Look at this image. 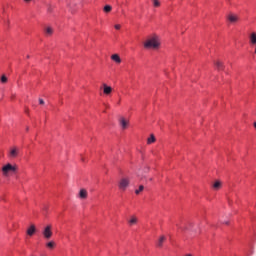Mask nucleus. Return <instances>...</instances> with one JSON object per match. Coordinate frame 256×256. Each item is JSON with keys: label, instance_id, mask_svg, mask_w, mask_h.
<instances>
[{"label": "nucleus", "instance_id": "1", "mask_svg": "<svg viewBox=\"0 0 256 256\" xmlns=\"http://www.w3.org/2000/svg\"><path fill=\"white\" fill-rule=\"evenodd\" d=\"M159 47H161L159 36H152L144 42L145 49H159Z\"/></svg>", "mask_w": 256, "mask_h": 256}, {"label": "nucleus", "instance_id": "2", "mask_svg": "<svg viewBox=\"0 0 256 256\" xmlns=\"http://www.w3.org/2000/svg\"><path fill=\"white\" fill-rule=\"evenodd\" d=\"M15 171H17V166H13L11 163L2 167V175L4 177H9V173H15Z\"/></svg>", "mask_w": 256, "mask_h": 256}, {"label": "nucleus", "instance_id": "3", "mask_svg": "<svg viewBox=\"0 0 256 256\" xmlns=\"http://www.w3.org/2000/svg\"><path fill=\"white\" fill-rule=\"evenodd\" d=\"M51 229H53V226H51V224L47 225L44 228V230L42 231L44 239H50L53 237V231Z\"/></svg>", "mask_w": 256, "mask_h": 256}, {"label": "nucleus", "instance_id": "4", "mask_svg": "<svg viewBox=\"0 0 256 256\" xmlns=\"http://www.w3.org/2000/svg\"><path fill=\"white\" fill-rule=\"evenodd\" d=\"M129 183H131V180H129V178H122L119 181L118 187L121 191H125L127 187H129Z\"/></svg>", "mask_w": 256, "mask_h": 256}, {"label": "nucleus", "instance_id": "5", "mask_svg": "<svg viewBox=\"0 0 256 256\" xmlns=\"http://www.w3.org/2000/svg\"><path fill=\"white\" fill-rule=\"evenodd\" d=\"M27 235L29 237H33L35 233H37V227H35V224L30 225V227L26 231Z\"/></svg>", "mask_w": 256, "mask_h": 256}, {"label": "nucleus", "instance_id": "6", "mask_svg": "<svg viewBox=\"0 0 256 256\" xmlns=\"http://www.w3.org/2000/svg\"><path fill=\"white\" fill-rule=\"evenodd\" d=\"M103 93L104 95H111V93H113V88L107 86V84H103Z\"/></svg>", "mask_w": 256, "mask_h": 256}, {"label": "nucleus", "instance_id": "7", "mask_svg": "<svg viewBox=\"0 0 256 256\" xmlns=\"http://www.w3.org/2000/svg\"><path fill=\"white\" fill-rule=\"evenodd\" d=\"M89 193L84 188L80 189L78 197L79 199H87Z\"/></svg>", "mask_w": 256, "mask_h": 256}, {"label": "nucleus", "instance_id": "8", "mask_svg": "<svg viewBox=\"0 0 256 256\" xmlns=\"http://www.w3.org/2000/svg\"><path fill=\"white\" fill-rule=\"evenodd\" d=\"M214 65L218 71H223L225 69V64L219 60L215 61Z\"/></svg>", "mask_w": 256, "mask_h": 256}, {"label": "nucleus", "instance_id": "9", "mask_svg": "<svg viewBox=\"0 0 256 256\" xmlns=\"http://www.w3.org/2000/svg\"><path fill=\"white\" fill-rule=\"evenodd\" d=\"M227 19L230 21V23H237V21H239V16L235 14H229Z\"/></svg>", "mask_w": 256, "mask_h": 256}, {"label": "nucleus", "instance_id": "10", "mask_svg": "<svg viewBox=\"0 0 256 256\" xmlns=\"http://www.w3.org/2000/svg\"><path fill=\"white\" fill-rule=\"evenodd\" d=\"M139 219L137 216H131L130 219L128 220V224L130 227H133V225H137Z\"/></svg>", "mask_w": 256, "mask_h": 256}, {"label": "nucleus", "instance_id": "11", "mask_svg": "<svg viewBox=\"0 0 256 256\" xmlns=\"http://www.w3.org/2000/svg\"><path fill=\"white\" fill-rule=\"evenodd\" d=\"M120 125L122 129H127V125H129V121H127L125 118H120Z\"/></svg>", "mask_w": 256, "mask_h": 256}, {"label": "nucleus", "instance_id": "12", "mask_svg": "<svg viewBox=\"0 0 256 256\" xmlns=\"http://www.w3.org/2000/svg\"><path fill=\"white\" fill-rule=\"evenodd\" d=\"M44 32L45 34L48 36V37H51V35H53V28L51 26H47L45 29H44Z\"/></svg>", "mask_w": 256, "mask_h": 256}, {"label": "nucleus", "instance_id": "13", "mask_svg": "<svg viewBox=\"0 0 256 256\" xmlns=\"http://www.w3.org/2000/svg\"><path fill=\"white\" fill-rule=\"evenodd\" d=\"M18 155H19V149L13 148V149L10 151V157H12L13 159H15V157H17Z\"/></svg>", "mask_w": 256, "mask_h": 256}, {"label": "nucleus", "instance_id": "14", "mask_svg": "<svg viewBox=\"0 0 256 256\" xmlns=\"http://www.w3.org/2000/svg\"><path fill=\"white\" fill-rule=\"evenodd\" d=\"M212 187H213V189H215V191H219V189H221V187H222L221 181H219V180L215 181Z\"/></svg>", "mask_w": 256, "mask_h": 256}, {"label": "nucleus", "instance_id": "15", "mask_svg": "<svg viewBox=\"0 0 256 256\" xmlns=\"http://www.w3.org/2000/svg\"><path fill=\"white\" fill-rule=\"evenodd\" d=\"M111 59H112V61H114L115 63H121V57H119V55L118 54H113L112 56H111Z\"/></svg>", "mask_w": 256, "mask_h": 256}, {"label": "nucleus", "instance_id": "16", "mask_svg": "<svg viewBox=\"0 0 256 256\" xmlns=\"http://www.w3.org/2000/svg\"><path fill=\"white\" fill-rule=\"evenodd\" d=\"M250 43H251V45H256V33L255 32L250 34Z\"/></svg>", "mask_w": 256, "mask_h": 256}, {"label": "nucleus", "instance_id": "17", "mask_svg": "<svg viewBox=\"0 0 256 256\" xmlns=\"http://www.w3.org/2000/svg\"><path fill=\"white\" fill-rule=\"evenodd\" d=\"M156 138H155V135L151 134L150 137L147 139V143L148 145H151V143H155Z\"/></svg>", "mask_w": 256, "mask_h": 256}, {"label": "nucleus", "instance_id": "18", "mask_svg": "<svg viewBox=\"0 0 256 256\" xmlns=\"http://www.w3.org/2000/svg\"><path fill=\"white\" fill-rule=\"evenodd\" d=\"M166 237L165 236H161L160 238H159V240H158V246L159 247H163V243H165V241H166Z\"/></svg>", "mask_w": 256, "mask_h": 256}, {"label": "nucleus", "instance_id": "19", "mask_svg": "<svg viewBox=\"0 0 256 256\" xmlns=\"http://www.w3.org/2000/svg\"><path fill=\"white\" fill-rule=\"evenodd\" d=\"M113 10V7H111V5H106L104 6V13H111V11Z\"/></svg>", "mask_w": 256, "mask_h": 256}, {"label": "nucleus", "instance_id": "20", "mask_svg": "<svg viewBox=\"0 0 256 256\" xmlns=\"http://www.w3.org/2000/svg\"><path fill=\"white\" fill-rule=\"evenodd\" d=\"M153 7H161V2L159 0H151Z\"/></svg>", "mask_w": 256, "mask_h": 256}, {"label": "nucleus", "instance_id": "21", "mask_svg": "<svg viewBox=\"0 0 256 256\" xmlns=\"http://www.w3.org/2000/svg\"><path fill=\"white\" fill-rule=\"evenodd\" d=\"M144 189H145V186L140 185L139 188L135 190V194L139 195V193L143 192Z\"/></svg>", "mask_w": 256, "mask_h": 256}, {"label": "nucleus", "instance_id": "22", "mask_svg": "<svg viewBox=\"0 0 256 256\" xmlns=\"http://www.w3.org/2000/svg\"><path fill=\"white\" fill-rule=\"evenodd\" d=\"M1 83L5 84L7 83V81H9V79L7 78V76L5 74H3L0 78Z\"/></svg>", "mask_w": 256, "mask_h": 256}, {"label": "nucleus", "instance_id": "23", "mask_svg": "<svg viewBox=\"0 0 256 256\" xmlns=\"http://www.w3.org/2000/svg\"><path fill=\"white\" fill-rule=\"evenodd\" d=\"M46 247H48V249H54L55 248V242L50 241L46 244Z\"/></svg>", "mask_w": 256, "mask_h": 256}, {"label": "nucleus", "instance_id": "24", "mask_svg": "<svg viewBox=\"0 0 256 256\" xmlns=\"http://www.w3.org/2000/svg\"><path fill=\"white\" fill-rule=\"evenodd\" d=\"M39 104H40V105H45V101L40 98V99H39Z\"/></svg>", "mask_w": 256, "mask_h": 256}, {"label": "nucleus", "instance_id": "25", "mask_svg": "<svg viewBox=\"0 0 256 256\" xmlns=\"http://www.w3.org/2000/svg\"><path fill=\"white\" fill-rule=\"evenodd\" d=\"M114 27H115V29H117L118 31H119V29H121V25H119V24H116Z\"/></svg>", "mask_w": 256, "mask_h": 256}, {"label": "nucleus", "instance_id": "26", "mask_svg": "<svg viewBox=\"0 0 256 256\" xmlns=\"http://www.w3.org/2000/svg\"><path fill=\"white\" fill-rule=\"evenodd\" d=\"M48 11H49V13H51V12L53 11V9H51V8H48Z\"/></svg>", "mask_w": 256, "mask_h": 256}, {"label": "nucleus", "instance_id": "27", "mask_svg": "<svg viewBox=\"0 0 256 256\" xmlns=\"http://www.w3.org/2000/svg\"><path fill=\"white\" fill-rule=\"evenodd\" d=\"M26 58H27V59H31V56H30V55H27Z\"/></svg>", "mask_w": 256, "mask_h": 256}, {"label": "nucleus", "instance_id": "28", "mask_svg": "<svg viewBox=\"0 0 256 256\" xmlns=\"http://www.w3.org/2000/svg\"><path fill=\"white\" fill-rule=\"evenodd\" d=\"M26 113H29V108H26Z\"/></svg>", "mask_w": 256, "mask_h": 256}, {"label": "nucleus", "instance_id": "29", "mask_svg": "<svg viewBox=\"0 0 256 256\" xmlns=\"http://www.w3.org/2000/svg\"><path fill=\"white\" fill-rule=\"evenodd\" d=\"M26 3H29V1H31V0H24Z\"/></svg>", "mask_w": 256, "mask_h": 256}, {"label": "nucleus", "instance_id": "30", "mask_svg": "<svg viewBox=\"0 0 256 256\" xmlns=\"http://www.w3.org/2000/svg\"><path fill=\"white\" fill-rule=\"evenodd\" d=\"M180 229H182V231H185V229H187V228H180Z\"/></svg>", "mask_w": 256, "mask_h": 256}, {"label": "nucleus", "instance_id": "31", "mask_svg": "<svg viewBox=\"0 0 256 256\" xmlns=\"http://www.w3.org/2000/svg\"><path fill=\"white\" fill-rule=\"evenodd\" d=\"M254 127H255V129H256V122H254Z\"/></svg>", "mask_w": 256, "mask_h": 256}, {"label": "nucleus", "instance_id": "32", "mask_svg": "<svg viewBox=\"0 0 256 256\" xmlns=\"http://www.w3.org/2000/svg\"><path fill=\"white\" fill-rule=\"evenodd\" d=\"M26 131H29V127H26Z\"/></svg>", "mask_w": 256, "mask_h": 256}, {"label": "nucleus", "instance_id": "33", "mask_svg": "<svg viewBox=\"0 0 256 256\" xmlns=\"http://www.w3.org/2000/svg\"><path fill=\"white\" fill-rule=\"evenodd\" d=\"M226 225H229V222H225Z\"/></svg>", "mask_w": 256, "mask_h": 256}, {"label": "nucleus", "instance_id": "34", "mask_svg": "<svg viewBox=\"0 0 256 256\" xmlns=\"http://www.w3.org/2000/svg\"><path fill=\"white\" fill-rule=\"evenodd\" d=\"M149 171V168H146V172Z\"/></svg>", "mask_w": 256, "mask_h": 256}, {"label": "nucleus", "instance_id": "35", "mask_svg": "<svg viewBox=\"0 0 256 256\" xmlns=\"http://www.w3.org/2000/svg\"><path fill=\"white\" fill-rule=\"evenodd\" d=\"M150 181H153V178H150Z\"/></svg>", "mask_w": 256, "mask_h": 256}]
</instances>
